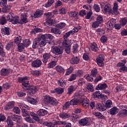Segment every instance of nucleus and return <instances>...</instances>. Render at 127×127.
Returning a JSON list of instances; mask_svg holds the SVG:
<instances>
[{"label":"nucleus","instance_id":"aec40b11","mask_svg":"<svg viewBox=\"0 0 127 127\" xmlns=\"http://www.w3.org/2000/svg\"><path fill=\"white\" fill-rule=\"evenodd\" d=\"M90 49L94 51V52H98L99 51V48L98 45L96 43H91L90 44Z\"/></svg>","mask_w":127,"mask_h":127},{"label":"nucleus","instance_id":"a19ab883","mask_svg":"<svg viewBox=\"0 0 127 127\" xmlns=\"http://www.w3.org/2000/svg\"><path fill=\"white\" fill-rule=\"evenodd\" d=\"M0 56L2 57H4L5 56V53L3 51V46L1 43L0 42Z\"/></svg>","mask_w":127,"mask_h":127},{"label":"nucleus","instance_id":"7c9ffc66","mask_svg":"<svg viewBox=\"0 0 127 127\" xmlns=\"http://www.w3.org/2000/svg\"><path fill=\"white\" fill-rule=\"evenodd\" d=\"M27 100L28 102V103L32 104V105H37V101H36V100L34 99L33 98L28 97L27 98Z\"/></svg>","mask_w":127,"mask_h":127},{"label":"nucleus","instance_id":"f257e3e1","mask_svg":"<svg viewBox=\"0 0 127 127\" xmlns=\"http://www.w3.org/2000/svg\"><path fill=\"white\" fill-rule=\"evenodd\" d=\"M80 29H81L80 26H78L75 27L72 29V30H70L66 33L63 36V39L64 40L62 44V47L64 48L65 51L67 54H70V52H71V45L72 44V43L71 42V41L67 39V38H68V37H69L71 34H74V33L78 32Z\"/></svg>","mask_w":127,"mask_h":127},{"label":"nucleus","instance_id":"7ed1b4c3","mask_svg":"<svg viewBox=\"0 0 127 127\" xmlns=\"http://www.w3.org/2000/svg\"><path fill=\"white\" fill-rule=\"evenodd\" d=\"M18 105L21 110L22 116H23V117H25V118H26V117H29V112H27L26 110V109L27 110H29L28 106L26 105L25 104L21 103H18Z\"/></svg>","mask_w":127,"mask_h":127},{"label":"nucleus","instance_id":"13d9d810","mask_svg":"<svg viewBox=\"0 0 127 127\" xmlns=\"http://www.w3.org/2000/svg\"><path fill=\"white\" fill-rule=\"evenodd\" d=\"M23 44L25 47H28L30 45V40H29V39H25L23 41Z\"/></svg>","mask_w":127,"mask_h":127},{"label":"nucleus","instance_id":"6e6d98bb","mask_svg":"<svg viewBox=\"0 0 127 127\" xmlns=\"http://www.w3.org/2000/svg\"><path fill=\"white\" fill-rule=\"evenodd\" d=\"M32 75H33L34 76H40L41 75V71L40 70H33L31 72Z\"/></svg>","mask_w":127,"mask_h":127},{"label":"nucleus","instance_id":"bb28decb","mask_svg":"<svg viewBox=\"0 0 127 127\" xmlns=\"http://www.w3.org/2000/svg\"><path fill=\"white\" fill-rule=\"evenodd\" d=\"M48 112L44 109H40L37 113L38 116L39 117H43V116H46Z\"/></svg>","mask_w":127,"mask_h":127},{"label":"nucleus","instance_id":"f3484780","mask_svg":"<svg viewBox=\"0 0 127 127\" xmlns=\"http://www.w3.org/2000/svg\"><path fill=\"white\" fill-rule=\"evenodd\" d=\"M14 107V102L11 101L7 103L4 106L5 111H8L9 110H11Z\"/></svg>","mask_w":127,"mask_h":127},{"label":"nucleus","instance_id":"2f4dec72","mask_svg":"<svg viewBox=\"0 0 127 127\" xmlns=\"http://www.w3.org/2000/svg\"><path fill=\"white\" fill-rule=\"evenodd\" d=\"M51 98L52 97L47 95L44 96V102L46 105H49Z\"/></svg>","mask_w":127,"mask_h":127},{"label":"nucleus","instance_id":"a878e982","mask_svg":"<svg viewBox=\"0 0 127 127\" xmlns=\"http://www.w3.org/2000/svg\"><path fill=\"white\" fill-rule=\"evenodd\" d=\"M77 89V85H70L67 89V94L71 95Z\"/></svg>","mask_w":127,"mask_h":127},{"label":"nucleus","instance_id":"37998d69","mask_svg":"<svg viewBox=\"0 0 127 127\" xmlns=\"http://www.w3.org/2000/svg\"><path fill=\"white\" fill-rule=\"evenodd\" d=\"M58 84L61 87H64L66 86V82H65V80L60 79L58 80Z\"/></svg>","mask_w":127,"mask_h":127},{"label":"nucleus","instance_id":"49530a36","mask_svg":"<svg viewBox=\"0 0 127 127\" xmlns=\"http://www.w3.org/2000/svg\"><path fill=\"white\" fill-rule=\"evenodd\" d=\"M44 15L46 16V17L47 18V19H51L54 16L53 14H52V13L50 12L45 13Z\"/></svg>","mask_w":127,"mask_h":127},{"label":"nucleus","instance_id":"0eeeda50","mask_svg":"<svg viewBox=\"0 0 127 127\" xmlns=\"http://www.w3.org/2000/svg\"><path fill=\"white\" fill-rule=\"evenodd\" d=\"M102 8H103L104 12H109L111 11V5L108 2H103L101 4Z\"/></svg>","mask_w":127,"mask_h":127},{"label":"nucleus","instance_id":"2eb2a0df","mask_svg":"<svg viewBox=\"0 0 127 127\" xmlns=\"http://www.w3.org/2000/svg\"><path fill=\"white\" fill-rule=\"evenodd\" d=\"M50 58H51V54L50 53H44L43 55V62L44 64H46Z\"/></svg>","mask_w":127,"mask_h":127},{"label":"nucleus","instance_id":"9b49d317","mask_svg":"<svg viewBox=\"0 0 127 127\" xmlns=\"http://www.w3.org/2000/svg\"><path fill=\"white\" fill-rule=\"evenodd\" d=\"M27 89L29 90V91L27 92V94L30 96L34 95L38 91L37 89L36 88V86L34 85L31 86H30L28 88H27Z\"/></svg>","mask_w":127,"mask_h":127},{"label":"nucleus","instance_id":"4d7b16f0","mask_svg":"<svg viewBox=\"0 0 127 127\" xmlns=\"http://www.w3.org/2000/svg\"><path fill=\"white\" fill-rule=\"evenodd\" d=\"M13 46V42H9L6 45L5 48L6 50H9V49H10V48H12Z\"/></svg>","mask_w":127,"mask_h":127},{"label":"nucleus","instance_id":"8fccbe9b","mask_svg":"<svg viewBox=\"0 0 127 127\" xmlns=\"http://www.w3.org/2000/svg\"><path fill=\"white\" fill-rule=\"evenodd\" d=\"M109 13L115 15H118V14H119L120 12H119L118 9H111Z\"/></svg>","mask_w":127,"mask_h":127},{"label":"nucleus","instance_id":"5701e85b","mask_svg":"<svg viewBox=\"0 0 127 127\" xmlns=\"http://www.w3.org/2000/svg\"><path fill=\"white\" fill-rule=\"evenodd\" d=\"M96 109L98 111H100V112H104V111L107 110L105 105L103 104H97L96 105Z\"/></svg>","mask_w":127,"mask_h":127},{"label":"nucleus","instance_id":"6e6552de","mask_svg":"<svg viewBox=\"0 0 127 127\" xmlns=\"http://www.w3.org/2000/svg\"><path fill=\"white\" fill-rule=\"evenodd\" d=\"M96 60L97 61V64L100 67L104 66V60H105V57L103 55H99Z\"/></svg>","mask_w":127,"mask_h":127},{"label":"nucleus","instance_id":"79ce46f5","mask_svg":"<svg viewBox=\"0 0 127 127\" xmlns=\"http://www.w3.org/2000/svg\"><path fill=\"white\" fill-rule=\"evenodd\" d=\"M49 104L50 105H53V106H56L57 105V104H58V102H57V100L52 97Z\"/></svg>","mask_w":127,"mask_h":127},{"label":"nucleus","instance_id":"603ef678","mask_svg":"<svg viewBox=\"0 0 127 127\" xmlns=\"http://www.w3.org/2000/svg\"><path fill=\"white\" fill-rule=\"evenodd\" d=\"M17 96H18L19 98H22V97L26 96V93L24 92V91H19L17 92Z\"/></svg>","mask_w":127,"mask_h":127},{"label":"nucleus","instance_id":"473e14b6","mask_svg":"<svg viewBox=\"0 0 127 127\" xmlns=\"http://www.w3.org/2000/svg\"><path fill=\"white\" fill-rule=\"evenodd\" d=\"M53 3H54V0H48L45 5H43V6H45V7L46 8L50 7Z\"/></svg>","mask_w":127,"mask_h":127},{"label":"nucleus","instance_id":"ea45409f","mask_svg":"<svg viewBox=\"0 0 127 127\" xmlns=\"http://www.w3.org/2000/svg\"><path fill=\"white\" fill-rule=\"evenodd\" d=\"M71 106H77L79 104V100L77 98H74L69 101Z\"/></svg>","mask_w":127,"mask_h":127},{"label":"nucleus","instance_id":"09e8293b","mask_svg":"<svg viewBox=\"0 0 127 127\" xmlns=\"http://www.w3.org/2000/svg\"><path fill=\"white\" fill-rule=\"evenodd\" d=\"M77 78V75L76 74L72 73L71 74L69 78L68 79L69 82H72V81H74V80H76Z\"/></svg>","mask_w":127,"mask_h":127},{"label":"nucleus","instance_id":"5fc2aeb1","mask_svg":"<svg viewBox=\"0 0 127 127\" xmlns=\"http://www.w3.org/2000/svg\"><path fill=\"white\" fill-rule=\"evenodd\" d=\"M6 122L8 127H13V123L12 122V120H11V119H10V118L8 117Z\"/></svg>","mask_w":127,"mask_h":127},{"label":"nucleus","instance_id":"bf43d9fd","mask_svg":"<svg viewBox=\"0 0 127 127\" xmlns=\"http://www.w3.org/2000/svg\"><path fill=\"white\" fill-rule=\"evenodd\" d=\"M96 21H97V22L99 24H101V23H103V21H104L103 17L101 15L98 16L96 18Z\"/></svg>","mask_w":127,"mask_h":127},{"label":"nucleus","instance_id":"c9c22d12","mask_svg":"<svg viewBox=\"0 0 127 127\" xmlns=\"http://www.w3.org/2000/svg\"><path fill=\"white\" fill-rule=\"evenodd\" d=\"M11 120H13L14 122H16L18 123V121H20V116H18L16 115H13L11 116Z\"/></svg>","mask_w":127,"mask_h":127},{"label":"nucleus","instance_id":"e433bc0d","mask_svg":"<svg viewBox=\"0 0 127 127\" xmlns=\"http://www.w3.org/2000/svg\"><path fill=\"white\" fill-rule=\"evenodd\" d=\"M80 119L79 115H74L70 117V120L73 123H77V121Z\"/></svg>","mask_w":127,"mask_h":127},{"label":"nucleus","instance_id":"ddd939ff","mask_svg":"<svg viewBox=\"0 0 127 127\" xmlns=\"http://www.w3.org/2000/svg\"><path fill=\"white\" fill-rule=\"evenodd\" d=\"M78 124L80 127H85V126H89V118H85L81 119L79 121Z\"/></svg>","mask_w":127,"mask_h":127},{"label":"nucleus","instance_id":"72a5a7b5","mask_svg":"<svg viewBox=\"0 0 127 127\" xmlns=\"http://www.w3.org/2000/svg\"><path fill=\"white\" fill-rule=\"evenodd\" d=\"M3 35H9V28H3L1 29Z\"/></svg>","mask_w":127,"mask_h":127},{"label":"nucleus","instance_id":"de8ad7c7","mask_svg":"<svg viewBox=\"0 0 127 127\" xmlns=\"http://www.w3.org/2000/svg\"><path fill=\"white\" fill-rule=\"evenodd\" d=\"M55 91H56V93L58 94V95H61L64 92V89L62 88H56L55 89Z\"/></svg>","mask_w":127,"mask_h":127},{"label":"nucleus","instance_id":"c03bdc74","mask_svg":"<svg viewBox=\"0 0 127 127\" xmlns=\"http://www.w3.org/2000/svg\"><path fill=\"white\" fill-rule=\"evenodd\" d=\"M86 89H87L89 92H94V87H93V85L91 83L87 84Z\"/></svg>","mask_w":127,"mask_h":127},{"label":"nucleus","instance_id":"052dcab7","mask_svg":"<svg viewBox=\"0 0 127 127\" xmlns=\"http://www.w3.org/2000/svg\"><path fill=\"white\" fill-rule=\"evenodd\" d=\"M79 47V46L78 44H75L73 45L72 47V52L73 53H77L78 52V48Z\"/></svg>","mask_w":127,"mask_h":127},{"label":"nucleus","instance_id":"774afa93","mask_svg":"<svg viewBox=\"0 0 127 127\" xmlns=\"http://www.w3.org/2000/svg\"><path fill=\"white\" fill-rule=\"evenodd\" d=\"M119 71L122 73L127 72V66H126V65L122 66L120 68Z\"/></svg>","mask_w":127,"mask_h":127},{"label":"nucleus","instance_id":"39448f33","mask_svg":"<svg viewBox=\"0 0 127 127\" xmlns=\"http://www.w3.org/2000/svg\"><path fill=\"white\" fill-rule=\"evenodd\" d=\"M29 77L25 76L24 77H18V80L19 83H22V86H24L25 88L30 87L29 84Z\"/></svg>","mask_w":127,"mask_h":127},{"label":"nucleus","instance_id":"e2e57ef3","mask_svg":"<svg viewBox=\"0 0 127 127\" xmlns=\"http://www.w3.org/2000/svg\"><path fill=\"white\" fill-rule=\"evenodd\" d=\"M43 125L45 127H54V125L51 122H46L43 123Z\"/></svg>","mask_w":127,"mask_h":127},{"label":"nucleus","instance_id":"b1692460","mask_svg":"<svg viewBox=\"0 0 127 127\" xmlns=\"http://www.w3.org/2000/svg\"><path fill=\"white\" fill-rule=\"evenodd\" d=\"M41 41V39L40 38H37L35 39V41L33 43L32 47L34 49L37 48L38 46H39V42Z\"/></svg>","mask_w":127,"mask_h":127},{"label":"nucleus","instance_id":"69168bd1","mask_svg":"<svg viewBox=\"0 0 127 127\" xmlns=\"http://www.w3.org/2000/svg\"><path fill=\"white\" fill-rule=\"evenodd\" d=\"M0 23L1 24V25H4V24H5L6 23V19H5V17L4 16H2L0 18Z\"/></svg>","mask_w":127,"mask_h":127},{"label":"nucleus","instance_id":"a211bd4d","mask_svg":"<svg viewBox=\"0 0 127 127\" xmlns=\"http://www.w3.org/2000/svg\"><path fill=\"white\" fill-rule=\"evenodd\" d=\"M108 113L112 115V116H115V115H117L119 113V109L117 107H113L108 110Z\"/></svg>","mask_w":127,"mask_h":127},{"label":"nucleus","instance_id":"c756f323","mask_svg":"<svg viewBox=\"0 0 127 127\" xmlns=\"http://www.w3.org/2000/svg\"><path fill=\"white\" fill-rule=\"evenodd\" d=\"M71 106L70 101L66 102L63 106L62 110L64 111H66V110H68L70 106Z\"/></svg>","mask_w":127,"mask_h":127},{"label":"nucleus","instance_id":"1a4fd4ad","mask_svg":"<svg viewBox=\"0 0 127 127\" xmlns=\"http://www.w3.org/2000/svg\"><path fill=\"white\" fill-rule=\"evenodd\" d=\"M28 22V19H27V15L26 13H23L21 14L19 24H24Z\"/></svg>","mask_w":127,"mask_h":127},{"label":"nucleus","instance_id":"393cba45","mask_svg":"<svg viewBox=\"0 0 127 127\" xmlns=\"http://www.w3.org/2000/svg\"><path fill=\"white\" fill-rule=\"evenodd\" d=\"M108 87V85H107V84L106 83H100L96 87V89L98 90H105V89H107V88Z\"/></svg>","mask_w":127,"mask_h":127},{"label":"nucleus","instance_id":"f704fd0d","mask_svg":"<svg viewBox=\"0 0 127 127\" xmlns=\"http://www.w3.org/2000/svg\"><path fill=\"white\" fill-rule=\"evenodd\" d=\"M105 108L107 109H110V108H112V106H113V102H112V100H108L106 101L105 105H104Z\"/></svg>","mask_w":127,"mask_h":127},{"label":"nucleus","instance_id":"4468645a","mask_svg":"<svg viewBox=\"0 0 127 127\" xmlns=\"http://www.w3.org/2000/svg\"><path fill=\"white\" fill-rule=\"evenodd\" d=\"M12 71V70L9 68H2L0 71V74L1 76H8Z\"/></svg>","mask_w":127,"mask_h":127},{"label":"nucleus","instance_id":"58836bf2","mask_svg":"<svg viewBox=\"0 0 127 127\" xmlns=\"http://www.w3.org/2000/svg\"><path fill=\"white\" fill-rule=\"evenodd\" d=\"M55 69L59 73H64L65 72V69L61 65H58L55 67Z\"/></svg>","mask_w":127,"mask_h":127},{"label":"nucleus","instance_id":"f8f14e48","mask_svg":"<svg viewBox=\"0 0 127 127\" xmlns=\"http://www.w3.org/2000/svg\"><path fill=\"white\" fill-rule=\"evenodd\" d=\"M31 65L33 68H39L42 65V62L40 60H36L32 62Z\"/></svg>","mask_w":127,"mask_h":127},{"label":"nucleus","instance_id":"f03ea898","mask_svg":"<svg viewBox=\"0 0 127 127\" xmlns=\"http://www.w3.org/2000/svg\"><path fill=\"white\" fill-rule=\"evenodd\" d=\"M7 19L8 21L9 22H11L12 24H17L20 22V19H19V17L14 16L13 17V13L12 12H10L7 15Z\"/></svg>","mask_w":127,"mask_h":127},{"label":"nucleus","instance_id":"9d476101","mask_svg":"<svg viewBox=\"0 0 127 127\" xmlns=\"http://www.w3.org/2000/svg\"><path fill=\"white\" fill-rule=\"evenodd\" d=\"M53 36L50 34H46L41 36L42 39H44L46 41H47V43H50V41L53 39Z\"/></svg>","mask_w":127,"mask_h":127},{"label":"nucleus","instance_id":"cd10ccee","mask_svg":"<svg viewBox=\"0 0 127 127\" xmlns=\"http://www.w3.org/2000/svg\"><path fill=\"white\" fill-rule=\"evenodd\" d=\"M79 61H80V59L78 57H73L70 60V64H72V65H75V64H78L79 63Z\"/></svg>","mask_w":127,"mask_h":127},{"label":"nucleus","instance_id":"338daca9","mask_svg":"<svg viewBox=\"0 0 127 127\" xmlns=\"http://www.w3.org/2000/svg\"><path fill=\"white\" fill-rule=\"evenodd\" d=\"M100 41L102 43H106L108 41V37L105 35L102 36L100 38Z\"/></svg>","mask_w":127,"mask_h":127},{"label":"nucleus","instance_id":"a18cd8bd","mask_svg":"<svg viewBox=\"0 0 127 127\" xmlns=\"http://www.w3.org/2000/svg\"><path fill=\"white\" fill-rule=\"evenodd\" d=\"M69 16L71 17H77L78 16V12L76 11H70L68 12Z\"/></svg>","mask_w":127,"mask_h":127},{"label":"nucleus","instance_id":"c85d7f7f","mask_svg":"<svg viewBox=\"0 0 127 127\" xmlns=\"http://www.w3.org/2000/svg\"><path fill=\"white\" fill-rule=\"evenodd\" d=\"M43 15V11L41 10H37L34 13V16L35 18H38Z\"/></svg>","mask_w":127,"mask_h":127},{"label":"nucleus","instance_id":"412c9836","mask_svg":"<svg viewBox=\"0 0 127 127\" xmlns=\"http://www.w3.org/2000/svg\"><path fill=\"white\" fill-rule=\"evenodd\" d=\"M54 22L55 21L53 19H48L46 22L44 23V24L48 27H50L52 25L55 26V23Z\"/></svg>","mask_w":127,"mask_h":127},{"label":"nucleus","instance_id":"0e129e2a","mask_svg":"<svg viewBox=\"0 0 127 127\" xmlns=\"http://www.w3.org/2000/svg\"><path fill=\"white\" fill-rule=\"evenodd\" d=\"M78 86H83L85 84V79L83 78H79L77 81Z\"/></svg>","mask_w":127,"mask_h":127},{"label":"nucleus","instance_id":"20e7f679","mask_svg":"<svg viewBox=\"0 0 127 127\" xmlns=\"http://www.w3.org/2000/svg\"><path fill=\"white\" fill-rule=\"evenodd\" d=\"M0 4V6L3 7L2 8V11L4 13L8 12L11 8V5L10 4H7V0H1Z\"/></svg>","mask_w":127,"mask_h":127},{"label":"nucleus","instance_id":"423d86ee","mask_svg":"<svg viewBox=\"0 0 127 127\" xmlns=\"http://www.w3.org/2000/svg\"><path fill=\"white\" fill-rule=\"evenodd\" d=\"M52 51L55 55H61L63 54V49L60 47H52Z\"/></svg>","mask_w":127,"mask_h":127},{"label":"nucleus","instance_id":"4be33fe9","mask_svg":"<svg viewBox=\"0 0 127 127\" xmlns=\"http://www.w3.org/2000/svg\"><path fill=\"white\" fill-rule=\"evenodd\" d=\"M59 117L62 120H66L68 119V118H70V114L66 113V112H62L60 113Z\"/></svg>","mask_w":127,"mask_h":127},{"label":"nucleus","instance_id":"680f3d73","mask_svg":"<svg viewBox=\"0 0 127 127\" xmlns=\"http://www.w3.org/2000/svg\"><path fill=\"white\" fill-rule=\"evenodd\" d=\"M24 47H25L24 46V45L23 44H19L18 45V51H19V52H21V51H22V50L24 49Z\"/></svg>","mask_w":127,"mask_h":127},{"label":"nucleus","instance_id":"3c124183","mask_svg":"<svg viewBox=\"0 0 127 127\" xmlns=\"http://www.w3.org/2000/svg\"><path fill=\"white\" fill-rule=\"evenodd\" d=\"M119 117H122V115L127 116V108L123 109L119 114Z\"/></svg>","mask_w":127,"mask_h":127},{"label":"nucleus","instance_id":"864d4df0","mask_svg":"<svg viewBox=\"0 0 127 127\" xmlns=\"http://www.w3.org/2000/svg\"><path fill=\"white\" fill-rule=\"evenodd\" d=\"M66 24L64 22H61L56 25V27H58L60 29H62V28L65 27Z\"/></svg>","mask_w":127,"mask_h":127},{"label":"nucleus","instance_id":"4c0bfd02","mask_svg":"<svg viewBox=\"0 0 127 127\" xmlns=\"http://www.w3.org/2000/svg\"><path fill=\"white\" fill-rule=\"evenodd\" d=\"M56 66V62L53 61L48 64L47 68L48 69H51L54 68Z\"/></svg>","mask_w":127,"mask_h":127},{"label":"nucleus","instance_id":"6ab92c4d","mask_svg":"<svg viewBox=\"0 0 127 127\" xmlns=\"http://www.w3.org/2000/svg\"><path fill=\"white\" fill-rule=\"evenodd\" d=\"M51 31L52 33H54V34H61L62 33V31L57 27L51 28Z\"/></svg>","mask_w":127,"mask_h":127},{"label":"nucleus","instance_id":"dca6fc26","mask_svg":"<svg viewBox=\"0 0 127 127\" xmlns=\"http://www.w3.org/2000/svg\"><path fill=\"white\" fill-rule=\"evenodd\" d=\"M117 20L115 19L112 18L110 19L107 23V26L109 29L114 28V26L116 24Z\"/></svg>","mask_w":127,"mask_h":127}]
</instances>
